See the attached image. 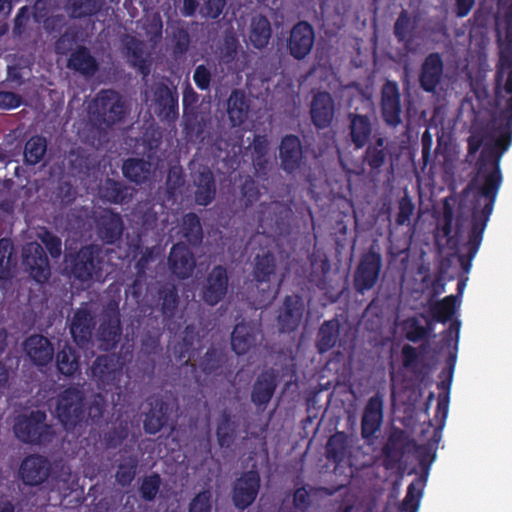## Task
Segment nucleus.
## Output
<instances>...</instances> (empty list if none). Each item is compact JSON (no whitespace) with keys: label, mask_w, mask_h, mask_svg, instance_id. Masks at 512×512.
Here are the masks:
<instances>
[{"label":"nucleus","mask_w":512,"mask_h":512,"mask_svg":"<svg viewBox=\"0 0 512 512\" xmlns=\"http://www.w3.org/2000/svg\"><path fill=\"white\" fill-rule=\"evenodd\" d=\"M271 33V25L267 17L259 15L252 18L249 40L255 48L261 49L266 47L269 44Z\"/></svg>","instance_id":"obj_49"},{"label":"nucleus","mask_w":512,"mask_h":512,"mask_svg":"<svg viewBox=\"0 0 512 512\" xmlns=\"http://www.w3.org/2000/svg\"><path fill=\"white\" fill-rule=\"evenodd\" d=\"M335 113L334 100L328 91L317 92L311 101L310 116L312 123L319 129L328 127Z\"/></svg>","instance_id":"obj_27"},{"label":"nucleus","mask_w":512,"mask_h":512,"mask_svg":"<svg viewBox=\"0 0 512 512\" xmlns=\"http://www.w3.org/2000/svg\"><path fill=\"white\" fill-rule=\"evenodd\" d=\"M292 209L281 202L274 201L261 205L259 225L264 229L281 235L289 225Z\"/></svg>","instance_id":"obj_18"},{"label":"nucleus","mask_w":512,"mask_h":512,"mask_svg":"<svg viewBox=\"0 0 512 512\" xmlns=\"http://www.w3.org/2000/svg\"><path fill=\"white\" fill-rule=\"evenodd\" d=\"M457 297L454 294L446 296L442 300L431 305L432 318L439 323L445 324L450 321L456 312Z\"/></svg>","instance_id":"obj_57"},{"label":"nucleus","mask_w":512,"mask_h":512,"mask_svg":"<svg viewBox=\"0 0 512 512\" xmlns=\"http://www.w3.org/2000/svg\"><path fill=\"white\" fill-rule=\"evenodd\" d=\"M315 42L313 26L307 21H299L293 25L286 39V50L295 60H304L312 50Z\"/></svg>","instance_id":"obj_12"},{"label":"nucleus","mask_w":512,"mask_h":512,"mask_svg":"<svg viewBox=\"0 0 512 512\" xmlns=\"http://www.w3.org/2000/svg\"><path fill=\"white\" fill-rule=\"evenodd\" d=\"M495 82L497 83V79L495 78ZM501 89L510 97L505 102V107L499 111V113L494 117L488 124L487 130L489 132V137L491 141L484 142V137L479 135H472L468 140V152L470 155H474L477 151H481L479 153L478 161L476 163L477 173L469 182V184L478 178L479 175V159L481 157L482 151L486 147H490L494 152H498L500 150V145L508 143V147L504 150V152L500 155L498 161V168H500V161L502 156L506 153V151L512 145V67L503 69V79L499 86L496 85V97H499ZM501 171V169H499ZM502 175V172H500Z\"/></svg>","instance_id":"obj_2"},{"label":"nucleus","mask_w":512,"mask_h":512,"mask_svg":"<svg viewBox=\"0 0 512 512\" xmlns=\"http://www.w3.org/2000/svg\"><path fill=\"white\" fill-rule=\"evenodd\" d=\"M78 41V32L75 28H67L63 34L60 35L55 43V50L58 55L66 56L69 52L73 51L75 44Z\"/></svg>","instance_id":"obj_63"},{"label":"nucleus","mask_w":512,"mask_h":512,"mask_svg":"<svg viewBox=\"0 0 512 512\" xmlns=\"http://www.w3.org/2000/svg\"><path fill=\"white\" fill-rule=\"evenodd\" d=\"M194 199L196 204L207 206L212 203L216 195V185L211 169L203 167L194 174Z\"/></svg>","instance_id":"obj_33"},{"label":"nucleus","mask_w":512,"mask_h":512,"mask_svg":"<svg viewBox=\"0 0 512 512\" xmlns=\"http://www.w3.org/2000/svg\"><path fill=\"white\" fill-rule=\"evenodd\" d=\"M348 136L355 149L363 148L371 141L373 135V123L366 115L348 113Z\"/></svg>","instance_id":"obj_31"},{"label":"nucleus","mask_w":512,"mask_h":512,"mask_svg":"<svg viewBox=\"0 0 512 512\" xmlns=\"http://www.w3.org/2000/svg\"><path fill=\"white\" fill-rule=\"evenodd\" d=\"M105 411L106 402L103 399V396H99V394H97L86 409L84 422H90L91 425H100L103 421Z\"/></svg>","instance_id":"obj_61"},{"label":"nucleus","mask_w":512,"mask_h":512,"mask_svg":"<svg viewBox=\"0 0 512 512\" xmlns=\"http://www.w3.org/2000/svg\"><path fill=\"white\" fill-rule=\"evenodd\" d=\"M228 361V356L224 348L210 346L199 362L202 372L207 375H218L222 372L224 365Z\"/></svg>","instance_id":"obj_44"},{"label":"nucleus","mask_w":512,"mask_h":512,"mask_svg":"<svg viewBox=\"0 0 512 512\" xmlns=\"http://www.w3.org/2000/svg\"><path fill=\"white\" fill-rule=\"evenodd\" d=\"M277 388V374L273 369L261 372L255 380L250 399L258 408L265 409Z\"/></svg>","instance_id":"obj_29"},{"label":"nucleus","mask_w":512,"mask_h":512,"mask_svg":"<svg viewBox=\"0 0 512 512\" xmlns=\"http://www.w3.org/2000/svg\"><path fill=\"white\" fill-rule=\"evenodd\" d=\"M364 147L362 163L369 168L371 175H380L389 155L386 138L375 135L373 140Z\"/></svg>","instance_id":"obj_28"},{"label":"nucleus","mask_w":512,"mask_h":512,"mask_svg":"<svg viewBox=\"0 0 512 512\" xmlns=\"http://www.w3.org/2000/svg\"><path fill=\"white\" fill-rule=\"evenodd\" d=\"M444 65L439 52H431L420 67V88L426 92H435L441 84Z\"/></svg>","instance_id":"obj_24"},{"label":"nucleus","mask_w":512,"mask_h":512,"mask_svg":"<svg viewBox=\"0 0 512 512\" xmlns=\"http://www.w3.org/2000/svg\"><path fill=\"white\" fill-rule=\"evenodd\" d=\"M162 479L159 473L152 472L141 479L138 491L142 500L153 502L160 491Z\"/></svg>","instance_id":"obj_59"},{"label":"nucleus","mask_w":512,"mask_h":512,"mask_svg":"<svg viewBox=\"0 0 512 512\" xmlns=\"http://www.w3.org/2000/svg\"><path fill=\"white\" fill-rule=\"evenodd\" d=\"M47 141L42 136L31 137L24 145L23 158L26 165H37L45 157Z\"/></svg>","instance_id":"obj_55"},{"label":"nucleus","mask_w":512,"mask_h":512,"mask_svg":"<svg viewBox=\"0 0 512 512\" xmlns=\"http://www.w3.org/2000/svg\"><path fill=\"white\" fill-rule=\"evenodd\" d=\"M381 114L383 122L389 127L396 128L403 123L401 118L403 115L401 91L395 81H386L382 85Z\"/></svg>","instance_id":"obj_16"},{"label":"nucleus","mask_w":512,"mask_h":512,"mask_svg":"<svg viewBox=\"0 0 512 512\" xmlns=\"http://www.w3.org/2000/svg\"><path fill=\"white\" fill-rule=\"evenodd\" d=\"M340 328L341 323L337 318L322 323L316 339V348L319 353L323 354L336 346L340 337Z\"/></svg>","instance_id":"obj_41"},{"label":"nucleus","mask_w":512,"mask_h":512,"mask_svg":"<svg viewBox=\"0 0 512 512\" xmlns=\"http://www.w3.org/2000/svg\"><path fill=\"white\" fill-rule=\"evenodd\" d=\"M405 338L409 342L417 343L429 338L430 329L421 325L416 317L407 319L403 324Z\"/></svg>","instance_id":"obj_60"},{"label":"nucleus","mask_w":512,"mask_h":512,"mask_svg":"<svg viewBox=\"0 0 512 512\" xmlns=\"http://www.w3.org/2000/svg\"><path fill=\"white\" fill-rule=\"evenodd\" d=\"M383 424V396L377 392L367 401L362 412L361 434L365 442L372 443Z\"/></svg>","instance_id":"obj_17"},{"label":"nucleus","mask_w":512,"mask_h":512,"mask_svg":"<svg viewBox=\"0 0 512 512\" xmlns=\"http://www.w3.org/2000/svg\"><path fill=\"white\" fill-rule=\"evenodd\" d=\"M498 145L500 146V143ZM508 145L509 142L502 144L497 154L490 147H486L478 161V178L465 188L473 191L470 201L469 230L465 243L467 253L460 257L461 267L466 272L470 270L472 261L479 251L484 231L499 195L502 184L499 157Z\"/></svg>","instance_id":"obj_1"},{"label":"nucleus","mask_w":512,"mask_h":512,"mask_svg":"<svg viewBox=\"0 0 512 512\" xmlns=\"http://www.w3.org/2000/svg\"><path fill=\"white\" fill-rule=\"evenodd\" d=\"M102 5V0H67L65 9L72 19H86L95 17Z\"/></svg>","instance_id":"obj_46"},{"label":"nucleus","mask_w":512,"mask_h":512,"mask_svg":"<svg viewBox=\"0 0 512 512\" xmlns=\"http://www.w3.org/2000/svg\"><path fill=\"white\" fill-rule=\"evenodd\" d=\"M143 29L151 43L156 44L162 39L163 21L158 12L147 19L143 24Z\"/></svg>","instance_id":"obj_64"},{"label":"nucleus","mask_w":512,"mask_h":512,"mask_svg":"<svg viewBox=\"0 0 512 512\" xmlns=\"http://www.w3.org/2000/svg\"><path fill=\"white\" fill-rule=\"evenodd\" d=\"M252 164L257 175H267L269 166V141L266 136L257 135L252 142Z\"/></svg>","instance_id":"obj_50"},{"label":"nucleus","mask_w":512,"mask_h":512,"mask_svg":"<svg viewBox=\"0 0 512 512\" xmlns=\"http://www.w3.org/2000/svg\"><path fill=\"white\" fill-rule=\"evenodd\" d=\"M85 396L78 387L70 386L61 391L56 400V417L63 427L72 431L85 421Z\"/></svg>","instance_id":"obj_6"},{"label":"nucleus","mask_w":512,"mask_h":512,"mask_svg":"<svg viewBox=\"0 0 512 512\" xmlns=\"http://www.w3.org/2000/svg\"><path fill=\"white\" fill-rule=\"evenodd\" d=\"M403 439V432L397 430L388 436V440L382 447L383 466L387 469L393 468L398 462L401 461L403 456V448L398 444Z\"/></svg>","instance_id":"obj_52"},{"label":"nucleus","mask_w":512,"mask_h":512,"mask_svg":"<svg viewBox=\"0 0 512 512\" xmlns=\"http://www.w3.org/2000/svg\"><path fill=\"white\" fill-rule=\"evenodd\" d=\"M180 232L191 246L197 247L203 242L202 224L195 212H188L183 216Z\"/></svg>","instance_id":"obj_47"},{"label":"nucleus","mask_w":512,"mask_h":512,"mask_svg":"<svg viewBox=\"0 0 512 512\" xmlns=\"http://www.w3.org/2000/svg\"><path fill=\"white\" fill-rule=\"evenodd\" d=\"M22 264L37 283H45L50 278L49 259L41 244L30 242L23 246Z\"/></svg>","instance_id":"obj_14"},{"label":"nucleus","mask_w":512,"mask_h":512,"mask_svg":"<svg viewBox=\"0 0 512 512\" xmlns=\"http://www.w3.org/2000/svg\"><path fill=\"white\" fill-rule=\"evenodd\" d=\"M71 336L79 348H88L95 331V316L86 307L77 308L70 320Z\"/></svg>","instance_id":"obj_19"},{"label":"nucleus","mask_w":512,"mask_h":512,"mask_svg":"<svg viewBox=\"0 0 512 512\" xmlns=\"http://www.w3.org/2000/svg\"><path fill=\"white\" fill-rule=\"evenodd\" d=\"M24 349L36 366H46L53 360L54 347L40 334H33L24 342Z\"/></svg>","instance_id":"obj_32"},{"label":"nucleus","mask_w":512,"mask_h":512,"mask_svg":"<svg viewBox=\"0 0 512 512\" xmlns=\"http://www.w3.org/2000/svg\"><path fill=\"white\" fill-rule=\"evenodd\" d=\"M506 28V45L500 50L498 68H496V86L499 87L503 79V69L512 67V3L505 15Z\"/></svg>","instance_id":"obj_45"},{"label":"nucleus","mask_w":512,"mask_h":512,"mask_svg":"<svg viewBox=\"0 0 512 512\" xmlns=\"http://www.w3.org/2000/svg\"><path fill=\"white\" fill-rule=\"evenodd\" d=\"M158 303L160 311L165 319H173L178 304L179 294L173 283H164L157 290Z\"/></svg>","instance_id":"obj_43"},{"label":"nucleus","mask_w":512,"mask_h":512,"mask_svg":"<svg viewBox=\"0 0 512 512\" xmlns=\"http://www.w3.org/2000/svg\"><path fill=\"white\" fill-rule=\"evenodd\" d=\"M128 187L113 179H106L99 187V196L102 200L112 204H122L128 199Z\"/></svg>","instance_id":"obj_53"},{"label":"nucleus","mask_w":512,"mask_h":512,"mask_svg":"<svg viewBox=\"0 0 512 512\" xmlns=\"http://www.w3.org/2000/svg\"><path fill=\"white\" fill-rule=\"evenodd\" d=\"M125 49L133 67L137 68L144 76L150 72V65L144 56V43L135 37H128Z\"/></svg>","instance_id":"obj_54"},{"label":"nucleus","mask_w":512,"mask_h":512,"mask_svg":"<svg viewBox=\"0 0 512 512\" xmlns=\"http://www.w3.org/2000/svg\"><path fill=\"white\" fill-rule=\"evenodd\" d=\"M37 238L45 246L52 258L57 259L60 257L62 243L57 234H53L47 228H42L37 232Z\"/></svg>","instance_id":"obj_62"},{"label":"nucleus","mask_w":512,"mask_h":512,"mask_svg":"<svg viewBox=\"0 0 512 512\" xmlns=\"http://www.w3.org/2000/svg\"><path fill=\"white\" fill-rule=\"evenodd\" d=\"M138 464L139 459L136 453L129 452L126 448L119 450V459L115 466V482L121 487L130 486L136 475Z\"/></svg>","instance_id":"obj_34"},{"label":"nucleus","mask_w":512,"mask_h":512,"mask_svg":"<svg viewBox=\"0 0 512 512\" xmlns=\"http://www.w3.org/2000/svg\"><path fill=\"white\" fill-rule=\"evenodd\" d=\"M67 67L86 77H92L98 70V63L86 46H78L71 52Z\"/></svg>","instance_id":"obj_39"},{"label":"nucleus","mask_w":512,"mask_h":512,"mask_svg":"<svg viewBox=\"0 0 512 512\" xmlns=\"http://www.w3.org/2000/svg\"><path fill=\"white\" fill-rule=\"evenodd\" d=\"M239 424L228 409H224L216 423V439L220 448L229 449L236 440Z\"/></svg>","instance_id":"obj_37"},{"label":"nucleus","mask_w":512,"mask_h":512,"mask_svg":"<svg viewBox=\"0 0 512 512\" xmlns=\"http://www.w3.org/2000/svg\"><path fill=\"white\" fill-rule=\"evenodd\" d=\"M349 453L348 436L338 431L330 436L326 444V457L329 461L341 464Z\"/></svg>","instance_id":"obj_48"},{"label":"nucleus","mask_w":512,"mask_h":512,"mask_svg":"<svg viewBox=\"0 0 512 512\" xmlns=\"http://www.w3.org/2000/svg\"><path fill=\"white\" fill-rule=\"evenodd\" d=\"M88 112L94 126L109 129L125 119L127 106L119 92L101 89L89 104Z\"/></svg>","instance_id":"obj_4"},{"label":"nucleus","mask_w":512,"mask_h":512,"mask_svg":"<svg viewBox=\"0 0 512 512\" xmlns=\"http://www.w3.org/2000/svg\"><path fill=\"white\" fill-rule=\"evenodd\" d=\"M52 472L53 466L47 456L31 453L23 457L18 468V477L24 485L37 487L45 483Z\"/></svg>","instance_id":"obj_10"},{"label":"nucleus","mask_w":512,"mask_h":512,"mask_svg":"<svg viewBox=\"0 0 512 512\" xmlns=\"http://www.w3.org/2000/svg\"><path fill=\"white\" fill-rule=\"evenodd\" d=\"M132 422L117 419L112 428L104 434V442L107 448H117L128 439Z\"/></svg>","instance_id":"obj_56"},{"label":"nucleus","mask_w":512,"mask_h":512,"mask_svg":"<svg viewBox=\"0 0 512 512\" xmlns=\"http://www.w3.org/2000/svg\"><path fill=\"white\" fill-rule=\"evenodd\" d=\"M416 29V19H413L411 15L406 12V10H402L394 24V36L397 41L402 43L403 47L408 51L414 50L413 42Z\"/></svg>","instance_id":"obj_40"},{"label":"nucleus","mask_w":512,"mask_h":512,"mask_svg":"<svg viewBox=\"0 0 512 512\" xmlns=\"http://www.w3.org/2000/svg\"><path fill=\"white\" fill-rule=\"evenodd\" d=\"M91 376L98 389L111 392L119 388L122 366L113 356L102 354L95 357L91 367Z\"/></svg>","instance_id":"obj_11"},{"label":"nucleus","mask_w":512,"mask_h":512,"mask_svg":"<svg viewBox=\"0 0 512 512\" xmlns=\"http://www.w3.org/2000/svg\"><path fill=\"white\" fill-rule=\"evenodd\" d=\"M279 158L281 168L286 173H293L298 170L303 162V145L296 135H286L279 145Z\"/></svg>","instance_id":"obj_25"},{"label":"nucleus","mask_w":512,"mask_h":512,"mask_svg":"<svg viewBox=\"0 0 512 512\" xmlns=\"http://www.w3.org/2000/svg\"><path fill=\"white\" fill-rule=\"evenodd\" d=\"M79 359L80 354L77 350L70 345H65L56 353V367L61 374L71 377L79 370Z\"/></svg>","instance_id":"obj_51"},{"label":"nucleus","mask_w":512,"mask_h":512,"mask_svg":"<svg viewBox=\"0 0 512 512\" xmlns=\"http://www.w3.org/2000/svg\"><path fill=\"white\" fill-rule=\"evenodd\" d=\"M228 289L227 268L223 265H215L202 282L200 296L204 303L215 306L226 297Z\"/></svg>","instance_id":"obj_15"},{"label":"nucleus","mask_w":512,"mask_h":512,"mask_svg":"<svg viewBox=\"0 0 512 512\" xmlns=\"http://www.w3.org/2000/svg\"><path fill=\"white\" fill-rule=\"evenodd\" d=\"M304 312L305 303L299 294L286 296L277 317L279 330L283 333L295 331L302 322Z\"/></svg>","instance_id":"obj_20"},{"label":"nucleus","mask_w":512,"mask_h":512,"mask_svg":"<svg viewBox=\"0 0 512 512\" xmlns=\"http://www.w3.org/2000/svg\"><path fill=\"white\" fill-rule=\"evenodd\" d=\"M170 272L178 279H188L195 268L191 249L184 243L173 244L168 257Z\"/></svg>","instance_id":"obj_26"},{"label":"nucleus","mask_w":512,"mask_h":512,"mask_svg":"<svg viewBox=\"0 0 512 512\" xmlns=\"http://www.w3.org/2000/svg\"><path fill=\"white\" fill-rule=\"evenodd\" d=\"M101 249L98 245L87 244L80 248L69 246L64 253V272L69 279L89 283L101 271Z\"/></svg>","instance_id":"obj_3"},{"label":"nucleus","mask_w":512,"mask_h":512,"mask_svg":"<svg viewBox=\"0 0 512 512\" xmlns=\"http://www.w3.org/2000/svg\"><path fill=\"white\" fill-rule=\"evenodd\" d=\"M46 420V412L39 409L19 414L13 426L17 440L32 445L50 443L54 432L52 426L47 424Z\"/></svg>","instance_id":"obj_5"},{"label":"nucleus","mask_w":512,"mask_h":512,"mask_svg":"<svg viewBox=\"0 0 512 512\" xmlns=\"http://www.w3.org/2000/svg\"><path fill=\"white\" fill-rule=\"evenodd\" d=\"M461 329V322L456 320L452 322L447 330L442 333V342L446 346H451L452 342H455V351L450 352L446 359V364L449 368V379L448 382L442 381L440 384L441 388H447L449 390L452 382L453 372L457 361V349L459 343V330Z\"/></svg>","instance_id":"obj_42"},{"label":"nucleus","mask_w":512,"mask_h":512,"mask_svg":"<svg viewBox=\"0 0 512 512\" xmlns=\"http://www.w3.org/2000/svg\"><path fill=\"white\" fill-rule=\"evenodd\" d=\"M182 128L185 137L188 139H198L203 133V123L199 119V114L195 106L184 110Z\"/></svg>","instance_id":"obj_58"},{"label":"nucleus","mask_w":512,"mask_h":512,"mask_svg":"<svg viewBox=\"0 0 512 512\" xmlns=\"http://www.w3.org/2000/svg\"><path fill=\"white\" fill-rule=\"evenodd\" d=\"M148 404L150 409L145 413L143 428L147 434H156L169 421L170 404L162 398L150 399Z\"/></svg>","instance_id":"obj_30"},{"label":"nucleus","mask_w":512,"mask_h":512,"mask_svg":"<svg viewBox=\"0 0 512 512\" xmlns=\"http://www.w3.org/2000/svg\"><path fill=\"white\" fill-rule=\"evenodd\" d=\"M156 114L163 120L174 122L179 116L178 92L164 83L158 84L153 92Z\"/></svg>","instance_id":"obj_23"},{"label":"nucleus","mask_w":512,"mask_h":512,"mask_svg":"<svg viewBox=\"0 0 512 512\" xmlns=\"http://www.w3.org/2000/svg\"><path fill=\"white\" fill-rule=\"evenodd\" d=\"M96 234L105 244H115L121 239L124 223L117 212L103 209L94 219Z\"/></svg>","instance_id":"obj_22"},{"label":"nucleus","mask_w":512,"mask_h":512,"mask_svg":"<svg viewBox=\"0 0 512 512\" xmlns=\"http://www.w3.org/2000/svg\"><path fill=\"white\" fill-rule=\"evenodd\" d=\"M121 335L119 302L112 299L103 308L101 322L96 332L99 348L105 351L115 349Z\"/></svg>","instance_id":"obj_8"},{"label":"nucleus","mask_w":512,"mask_h":512,"mask_svg":"<svg viewBox=\"0 0 512 512\" xmlns=\"http://www.w3.org/2000/svg\"><path fill=\"white\" fill-rule=\"evenodd\" d=\"M383 267L381 253L372 247L362 254L354 273V288L359 293L372 289L379 281Z\"/></svg>","instance_id":"obj_9"},{"label":"nucleus","mask_w":512,"mask_h":512,"mask_svg":"<svg viewBox=\"0 0 512 512\" xmlns=\"http://www.w3.org/2000/svg\"><path fill=\"white\" fill-rule=\"evenodd\" d=\"M250 104L242 89H233L228 97V119L232 126L244 124L249 118Z\"/></svg>","instance_id":"obj_36"},{"label":"nucleus","mask_w":512,"mask_h":512,"mask_svg":"<svg viewBox=\"0 0 512 512\" xmlns=\"http://www.w3.org/2000/svg\"><path fill=\"white\" fill-rule=\"evenodd\" d=\"M422 467V474L420 478L413 481L408 485L404 499L399 506V512H418L421 505V497L423 494V488L425 486L429 464L425 463L424 460L420 461Z\"/></svg>","instance_id":"obj_35"},{"label":"nucleus","mask_w":512,"mask_h":512,"mask_svg":"<svg viewBox=\"0 0 512 512\" xmlns=\"http://www.w3.org/2000/svg\"><path fill=\"white\" fill-rule=\"evenodd\" d=\"M277 268L276 258L272 252L266 251L257 254L254 259L252 278L256 287L261 291L257 301L259 306H265L276 298L278 287L272 289L270 282Z\"/></svg>","instance_id":"obj_7"},{"label":"nucleus","mask_w":512,"mask_h":512,"mask_svg":"<svg viewBox=\"0 0 512 512\" xmlns=\"http://www.w3.org/2000/svg\"><path fill=\"white\" fill-rule=\"evenodd\" d=\"M153 163L140 158H129L122 165L123 175L137 185L149 182L153 177Z\"/></svg>","instance_id":"obj_38"},{"label":"nucleus","mask_w":512,"mask_h":512,"mask_svg":"<svg viewBox=\"0 0 512 512\" xmlns=\"http://www.w3.org/2000/svg\"><path fill=\"white\" fill-rule=\"evenodd\" d=\"M261 486L260 474L255 469L243 472L233 484L232 502L239 510L251 506L258 495Z\"/></svg>","instance_id":"obj_13"},{"label":"nucleus","mask_w":512,"mask_h":512,"mask_svg":"<svg viewBox=\"0 0 512 512\" xmlns=\"http://www.w3.org/2000/svg\"><path fill=\"white\" fill-rule=\"evenodd\" d=\"M259 338H262L260 324L245 321L237 323L231 332V349L237 355H245L257 345Z\"/></svg>","instance_id":"obj_21"}]
</instances>
